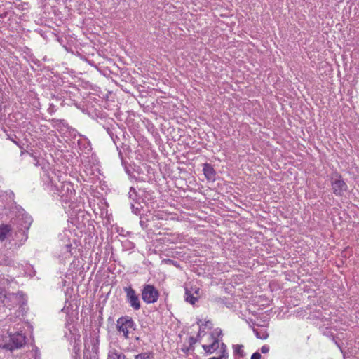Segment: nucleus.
Here are the masks:
<instances>
[{
	"instance_id": "412c9836",
	"label": "nucleus",
	"mask_w": 359,
	"mask_h": 359,
	"mask_svg": "<svg viewBox=\"0 0 359 359\" xmlns=\"http://www.w3.org/2000/svg\"><path fill=\"white\" fill-rule=\"evenodd\" d=\"M23 236V241H25L27 239V235L25 233V231L21 233Z\"/></svg>"
},
{
	"instance_id": "aec40b11",
	"label": "nucleus",
	"mask_w": 359,
	"mask_h": 359,
	"mask_svg": "<svg viewBox=\"0 0 359 359\" xmlns=\"http://www.w3.org/2000/svg\"><path fill=\"white\" fill-rule=\"evenodd\" d=\"M0 263L8 265V264H10L11 261H8V260L6 259V260H4V261H0Z\"/></svg>"
},
{
	"instance_id": "4468645a",
	"label": "nucleus",
	"mask_w": 359,
	"mask_h": 359,
	"mask_svg": "<svg viewBox=\"0 0 359 359\" xmlns=\"http://www.w3.org/2000/svg\"><path fill=\"white\" fill-rule=\"evenodd\" d=\"M243 346L236 344L233 346L234 353L241 357L244 355Z\"/></svg>"
},
{
	"instance_id": "393cba45",
	"label": "nucleus",
	"mask_w": 359,
	"mask_h": 359,
	"mask_svg": "<svg viewBox=\"0 0 359 359\" xmlns=\"http://www.w3.org/2000/svg\"><path fill=\"white\" fill-rule=\"evenodd\" d=\"M73 334L75 335L74 340H76V334Z\"/></svg>"
},
{
	"instance_id": "2eb2a0df",
	"label": "nucleus",
	"mask_w": 359,
	"mask_h": 359,
	"mask_svg": "<svg viewBox=\"0 0 359 359\" xmlns=\"http://www.w3.org/2000/svg\"><path fill=\"white\" fill-rule=\"evenodd\" d=\"M154 356L151 353H143L135 355V359H153Z\"/></svg>"
},
{
	"instance_id": "7ed1b4c3",
	"label": "nucleus",
	"mask_w": 359,
	"mask_h": 359,
	"mask_svg": "<svg viewBox=\"0 0 359 359\" xmlns=\"http://www.w3.org/2000/svg\"><path fill=\"white\" fill-rule=\"evenodd\" d=\"M50 191L54 194H58L64 203H69L71 208L75 198V189L72 183L67 182H60V186L52 182Z\"/></svg>"
},
{
	"instance_id": "f03ea898",
	"label": "nucleus",
	"mask_w": 359,
	"mask_h": 359,
	"mask_svg": "<svg viewBox=\"0 0 359 359\" xmlns=\"http://www.w3.org/2000/svg\"><path fill=\"white\" fill-rule=\"evenodd\" d=\"M72 233L68 229L64 230L59 235L61 243L58 257L61 262L65 263L69 260L76 252V244L75 239L72 238Z\"/></svg>"
},
{
	"instance_id": "6e6552de",
	"label": "nucleus",
	"mask_w": 359,
	"mask_h": 359,
	"mask_svg": "<svg viewBox=\"0 0 359 359\" xmlns=\"http://www.w3.org/2000/svg\"><path fill=\"white\" fill-rule=\"evenodd\" d=\"M332 187L333 192L337 196H342L347 189L346 184L337 174L332 178Z\"/></svg>"
},
{
	"instance_id": "4be33fe9",
	"label": "nucleus",
	"mask_w": 359,
	"mask_h": 359,
	"mask_svg": "<svg viewBox=\"0 0 359 359\" xmlns=\"http://www.w3.org/2000/svg\"><path fill=\"white\" fill-rule=\"evenodd\" d=\"M134 190H135V189H134L133 187H131V188H130V193H129V194H130V198L132 197V195H131V194H130V193H131L132 191H133Z\"/></svg>"
},
{
	"instance_id": "1a4fd4ad",
	"label": "nucleus",
	"mask_w": 359,
	"mask_h": 359,
	"mask_svg": "<svg viewBox=\"0 0 359 359\" xmlns=\"http://www.w3.org/2000/svg\"><path fill=\"white\" fill-rule=\"evenodd\" d=\"M125 292H126L127 301L130 306L135 310L140 309V302L135 291L132 287H129L125 288Z\"/></svg>"
},
{
	"instance_id": "20e7f679",
	"label": "nucleus",
	"mask_w": 359,
	"mask_h": 359,
	"mask_svg": "<svg viewBox=\"0 0 359 359\" xmlns=\"http://www.w3.org/2000/svg\"><path fill=\"white\" fill-rule=\"evenodd\" d=\"M27 300L22 292L8 293L4 289L0 287V306L11 309L15 306L22 308Z\"/></svg>"
},
{
	"instance_id": "dca6fc26",
	"label": "nucleus",
	"mask_w": 359,
	"mask_h": 359,
	"mask_svg": "<svg viewBox=\"0 0 359 359\" xmlns=\"http://www.w3.org/2000/svg\"><path fill=\"white\" fill-rule=\"evenodd\" d=\"M254 332L256 335V337L261 339H266L268 337V334L265 331L259 332L257 330L254 329Z\"/></svg>"
},
{
	"instance_id": "b1692460",
	"label": "nucleus",
	"mask_w": 359,
	"mask_h": 359,
	"mask_svg": "<svg viewBox=\"0 0 359 359\" xmlns=\"http://www.w3.org/2000/svg\"><path fill=\"white\" fill-rule=\"evenodd\" d=\"M67 327H69V324H67ZM68 329H69V330L70 331V332H71V333L73 332V331L72 330V328H71V327H69Z\"/></svg>"
},
{
	"instance_id": "f8f14e48",
	"label": "nucleus",
	"mask_w": 359,
	"mask_h": 359,
	"mask_svg": "<svg viewBox=\"0 0 359 359\" xmlns=\"http://www.w3.org/2000/svg\"><path fill=\"white\" fill-rule=\"evenodd\" d=\"M199 296L198 290H195L194 294H191V292L188 290L185 292V299L191 304H194L198 301Z\"/></svg>"
},
{
	"instance_id": "f257e3e1",
	"label": "nucleus",
	"mask_w": 359,
	"mask_h": 359,
	"mask_svg": "<svg viewBox=\"0 0 359 359\" xmlns=\"http://www.w3.org/2000/svg\"><path fill=\"white\" fill-rule=\"evenodd\" d=\"M198 325L200 327L198 337L199 342L207 354H212L215 353L217 350L220 349L221 344H223L219 340V337L222 334L221 329H215L212 332L206 333L202 330V327H211V323L210 321H203L200 320L198 321Z\"/></svg>"
},
{
	"instance_id": "a211bd4d",
	"label": "nucleus",
	"mask_w": 359,
	"mask_h": 359,
	"mask_svg": "<svg viewBox=\"0 0 359 359\" xmlns=\"http://www.w3.org/2000/svg\"><path fill=\"white\" fill-rule=\"evenodd\" d=\"M260 351H261V353H264V354L267 353L269 351V346L264 345L263 346L261 347Z\"/></svg>"
},
{
	"instance_id": "423d86ee",
	"label": "nucleus",
	"mask_w": 359,
	"mask_h": 359,
	"mask_svg": "<svg viewBox=\"0 0 359 359\" xmlns=\"http://www.w3.org/2000/svg\"><path fill=\"white\" fill-rule=\"evenodd\" d=\"M116 328L118 333L126 339L135 330V323L130 317L122 316L117 320Z\"/></svg>"
},
{
	"instance_id": "39448f33",
	"label": "nucleus",
	"mask_w": 359,
	"mask_h": 359,
	"mask_svg": "<svg viewBox=\"0 0 359 359\" xmlns=\"http://www.w3.org/2000/svg\"><path fill=\"white\" fill-rule=\"evenodd\" d=\"M19 323L16 325V327H14L13 329H16L17 331L15 333H13L12 331L8 330V341L3 339L0 344V348L7 349L9 351H13L15 349H18L21 348L22 346L25 344V337L20 332H19V330L20 327H18Z\"/></svg>"
},
{
	"instance_id": "9b49d317",
	"label": "nucleus",
	"mask_w": 359,
	"mask_h": 359,
	"mask_svg": "<svg viewBox=\"0 0 359 359\" xmlns=\"http://www.w3.org/2000/svg\"><path fill=\"white\" fill-rule=\"evenodd\" d=\"M203 171L208 180L215 181L216 173L211 165L208 163L204 164Z\"/></svg>"
},
{
	"instance_id": "0eeeda50",
	"label": "nucleus",
	"mask_w": 359,
	"mask_h": 359,
	"mask_svg": "<svg viewBox=\"0 0 359 359\" xmlns=\"http://www.w3.org/2000/svg\"><path fill=\"white\" fill-rule=\"evenodd\" d=\"M159 297L158 290L151 285H145L142 290V299L147 304L157 302Z\"/></svg>"
},
{
	"instance_id": "f3484780",
	"label": "nucleus",
	"mask_w": 359,
	"mask_h": 359,
	"mask_svg": "<svg viewBox=\"0 0 359 359\" xmlns=\"http://www.w3.org/2000/svg\"><path fill=\"white\" fill-rule=\"evenodd\" d=\"M120 356L116 351H110L109 353V359H119Z\"/></svg>"
},
{
	"instance_id": "5701e85b",
	"label": "nucleus",
	"mask_w": 359,
	"mask_h": 359,
	"mask_svg": "<svg viewBox=\"0 0 359 359\" xmlns=\"http://www.w3.org/2000/svg\"><path fill=\"white\" fill-rule=\"evenodd\" d=\"M193 343H195V341L194 340V338L191 337L190 338V344H193Z\"/></svg>"
},
{
	"instance_id": "9d476101",
	"label": "nucleus",
	"mask_w": 359,
	"mask_h": 359,
	"mask_svg": "<svg viewBox=\"0 0 359 359\" xmlns=\"http://www.w3.org/2000/svg\"><path fill=\"white\" fill-rule=\"evenodd\" d=\"M13 238V231L10 225L2 224L0 226V242L9 241Z\"/></svg>"
},
{
	"instance_id": "ddd939ff",
	"label": "nucleus",
	"mask_w": 359,
	"mask_h": 359,
	"mask_svg": "<svg viewBox=\"0 0 359 359\" xmlns=\"http://www.w3.org/2000/svg\"><path fill=\"white\" fill-rule=\"evenodd\" d=\"M215 353L217 355L210 358L209 359H226L227 358L226 346L224 344H222L220 349L217 350Z\"/></svg>"
},
{
	"instance_id": "6ab92c4d",
	"label": "nucleus",
	"mask_w": 359,
	"mask_h": 359,
	"mask_svg": "<svg viewBox=\"0 0 359 359\" xmlns=\"http://www.w3.org/2000/svg\"><path fill=\"white\" fill-rule=\"evenodd\" d=\"M262 356H261V354L259 352H255L254 353L252 356H251V358L250 359H261Z\"/></svg>"
}]
</instances>
